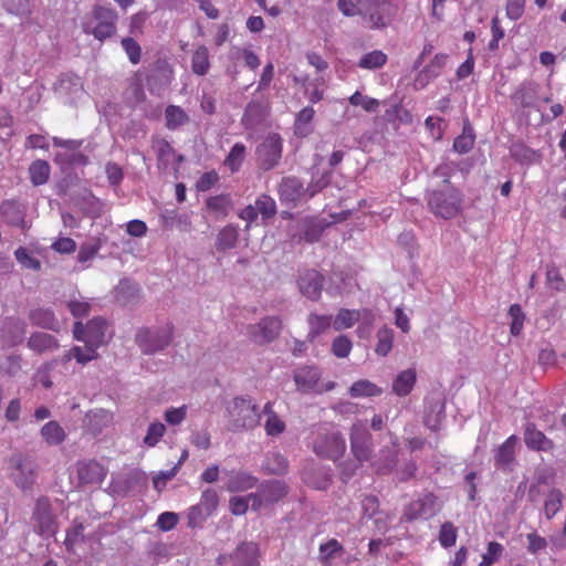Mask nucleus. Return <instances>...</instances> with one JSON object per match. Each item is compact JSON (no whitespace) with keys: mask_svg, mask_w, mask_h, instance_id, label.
<instances>
[{"mask_svg":"<svg viewBox=\"0 0 566 566\" xmlns=\"http://www.w3.org/2000/svg\"><path fill=\"white\" fill-rule=\"evenodd\" d=\"M32 520L34 522V530L38 534L46 537H51L56 534L59 528L56 516L54 515L50 500L46 496H41L36 500Z\"/></svg>","mask_w":566,"mask_h":566,"instance_id":"6e6552de","label":"nucleus"},{"mask_svg":"<svg viewBox=\"0 0 566 566\" xmlns=\"http://www.w3.org/2000/svg\"><path fill=\"white\" fill-rule=\"evenodd\" d=\"M249 500H253V507L256 509L261 504V499L256 494H250L248 497L233 496L230 499V510L234 515H242L248 511Z\"/></svg>","mask_w":566,"mask_h":566,"instance_id":"c03bdc74","label":"nucleus"},{"mask_svg":"<svg viewBox=\"0 0 566 566\" xmlns=\"http://www.w3.org/2000/svg\"><path fill=\"white\" fill-rule=\"evenodd\" d=\"M76 472L82 484H101L107 475V469L96 460L78 461Z\"/></svg>","mask_w":566,"mask_h":566,"instance_id":"4468645a","label":"nucleus"},{"mask_svg":"<svg viewBox=\"0 0 566 566\" xmlns=\"http://www.w3.org/2000/svg\"><path fill=\"white\" fill-rule=\"evenodd\" d=\"M238 229L233 226H226L223 229L220 230L216 247L218 251H227L229 249L234 248L237 241H238Z\"/></svg>","mask_w":566,"mask_h":566,"instance_id":"a19ab883","label":"nucleus"},{"mask_svg":"<svg viewBox=\"0 0 566 566\" xmlns=\"http://www.w3.org/2000/svg\"><path fill=\"white\" fill-rule=\"evenodd\" d=\"M394 344V331L388 327H382L377 332V344L375 352L379 356H387Z\"/></svg>","mask_w":566,"mask_h":566,"instance_id":"37998d69","label":"nucleus"},{"mask_svg":"<svg viewBox=\"0 0 566 566\" xmlns=\"http://www.w3.org/2000/svg\"><path fill=\"white\" fill-rule=\"evenodd\" d=\"M112 421V412L105 409L93 410L86 415V428L93 436L99 434Z\"/></svg>","mask_w":566,"mask_h":566,"instance_id":"5701e85b","label":"nucleus"},{"mask_svg":"<svg viewBox=\"0 0 566 566\" xmlns=\"http://www.w3.org/2000/svg\"><path fill=\"white\" fill-rule=\"evenodd\" d=\"M191 70L199 76L206 75L210 70L209 50L205 45L198 46L191 57Z\"/></svg>","mask_w":566,"mask_h":566,"instance_id":"7c9ffc66","label":"nucleus"},{"mask_svg":"<svg viewBox=\"0 0 566 566\" xmlns=\"http://www.w3.org/2000/svg\"><path fill=\"white\" fill-rule=\"evenodd\" d=\"M50 165L45 160H35L29 168L30 180L34 186L46 184L50 177Z\"/></svg>","mask_w":566,"mask_h":566,"instance_id":"ea45409f","label":"nucleus"},{"mask_svg":"<svg viewBox=\"0 0 566 566\" xmlns=\"http://www.w3.org/2000/svg\"><path fill=\"white\" fill-rule=\"evenodd\" d=\"M264 430L268 436H280L285 431V422L279 417V415H272L266 418Z\"/></svg>","mask_w":566,"mask_h":566,"instance_id":"bf43d9fd","label":"nucleus"},{"mask_svg":"<svg viewBox=\"0 0 566 566\" xmlns=\"http://www.w3.org/2000/svg\"><path fill=\"white\" fill-rule=\"evenodd\" d=\"M396 10L389 0H361V17L370 29H384Z\"/></svg>","mask_w":566,"mask_h":566,"instance_id":"423d86ee","label":"nucleus"},{"mask_svg":"<svg viewBox=\"0 0 566 566\" xmlns=\"http://www.w3.org/2000/svg\"><path fill=\"white\" fill-rule=\"evenodd\" d=\"M281 331V318L279 316H266L259 323L248 326V336L253 343L265 345L275 340Z\"/></svg>","mask_w":566,"mask_h":566,"instance_id":"9d476101","label":"nucleus"},{"mask_svg":"<svg viewBox=\"0 0 566 566\" xmlns=\"http://www.w3.org/2000/svg\"><path fill=\"white\" fill-rule=\"evenodd\" d=\"M427 203L436 217L448 220L455 218L461 212L463 196L458 188L447 185V188H438L428 192Z\"/></svg>","mask_w":566,"mask_h":566,"instance_id":"f03ea898","label":"nucleus"},{"mask_svg":"<svg viewBox=\"0 0 566 566\" xmlns=\"http://www.w3.org/2000/svg\"><path fill=\"white\" fill-rule=\"evenodd\" d=\"M417 375L415 369H407L401 371L392 384V391L400 396H407L416 384Z\"/></svg>","mask_w":566,"mask_h":566,"instance_id":"c85d7f7f","label":"nucleus"},{"mask_svg":"<svg viewBox=\"0 0 566 566\" xmlns=\"http://www.w3.org/2000/svg\"><path fill=\"white\" fill-rule=\"evenodd\" d=\"M458 538V528L454 526L452 522H444L440 526L439 531V542L440 545L444 548L452 547L455 545Z\"/></svg>","mask_w":566,"mask_h":566,"instance_id":"de8ad7c7","label":"nucleus"},{"mask_svg":"<svg viewBox=\"0 0 566 566\" xmlns=\"http://www.w3.org/2000/svg\"><path fill=\"white\" fill-rule=\"evenodd\" d=\"M28 347L39 354L59 348L56 338L46 333H33L29 340Z\"/></svg>","mask_w":566,"mask_h":566,"instance_id":"393cba45","label":"nucleus"},{"mask_svg":"<svg viewBox=\"0 0 566 566\" xmlns=\"http://www.w3.org/2000/svg\"><path fill=\"white\" fill-rule=\"evenodd\" d=\"M229 557L233 566H258L259 546L253 542H243L232 554H229Z\"/></svg>","mask_w":566,"mask_h":566,"instance_id":"f3484780","label":"nucleus"},{"mask_svg":"<svg viewBox=\"0 0 566 566\" xmlns=\"http://www.w3.org/2000/svg\"><path fill=\"white\" fill-rule=\"evenodd\" d=\"M524 442L528 449L535 451H551L554 442L539 431L533 422L525 424Z\"/></svg>","mask_w":566,"mask_h":566,"instance_id":"a211bd4d","label":"nucleus"},{"mask_svg":"<svg viewBox=\"0 0 566 566\" xmlns=\"http://www.w3.org/2000/svg\"><path fill=\"white\" fill-rule=\"evenodd\" d=\"M219 181L217 171L211 170L205 172L197 181L196 189L201 192L210 190Z\"/></svg>","mask_w":566,"mask_h":566,"instance_id":"0e129e2a","label":"nucleus"},{"mask_svg":"<svg viewBox=\"0 0 566 566\" xmlns=\"http://www.w3.org/2000/svg\"><path fill=\"white\" fill-rule=\"evenodd\" d=\"M147 19L148 13L145 11L133 14L129 19V33L134 35L143 34Z\"/></svg>","mask_w":566,"mask_h":566,"instance_id":"69168bd1","label":"nucleus"},{"mask_svg":"<svg viewBox=\"0 0 566 566\" xmlns=\"http://www.w3.org/2000/svg\"><path fill=\"white\" fill-rule=\"evenodd\" d=\"M352 347V340L345 335H339L332 343V353L338 358H346Z\"/></svg>","mask_w":566,"mask_h":566,"instance_id":"6e6d98bb","label":"nucleus"},{"mask_svg":"<svg viewBox=\"0 0 566 566\" xmlns=\"http://www.w3.org/2000/svg\"><path fill=\"white\" fill-rule=\"evenodd\" d=\"M310 326L308 338L314 339L322 333H325L332 326V316L311 314L307 318Z\"/></svg>","mask_w":566,"mask_h":566,"instance_id":"c9c22d12","label":"nucleus"},{"mask_svg":"<svg viewBox=\"0 0 566 566\" xmlns=\"http://www.w3.org/2000/svg\"><path fill=\"white\" fill-rule=\"evenodd\" d=\"M315 115V111L312 106H306L301 109L294 122V130L296 135L307 136L311 133L310 124L312 123Z\"/></svg>","mask_w":566,"mask_h":566,"instance_id":"4c0bfd02","label":"nucleus"},{"mask_svg":"<svg viewBox=\"0 0 566 566\" xmlns=\"http://www.w3.org/2000/svg\"><path fill=\"white\" fill-rule=\"evenodd\" d=\"M337 7L346 17L361 14V0H338Z\"/></svg>","mask_w":566,"mask_h":566,"instance_id":"e2e57ef3","label":"nucleus"},{"mask_svg":"<svg viewBox=\"0 0 566 566\" xmlns=\"http://www.w3.org/2000/svg\"><path fill=\"white\" fill-rule=\"evenodd\" d=\"M504 547L497 542H490L488 552L482 555L479 566H492L502 555Z\"/></svg>","mask_w":566,"mask_h":566,"instance_id":"5fc2aeb1","label":"nucleus"},{"mask_svg":"<svg viewBox=\"0 0 566 566\" xmlns=\"http://www.w3.org/2000/svg\"><path fill=\"white\" fill-rule=\"evenodd\" d=\"M108 323L102 317H94L86 325L82 322H75L73 326V336L76 340L84 342L85 344L98 349L106 343L108 334Z\"/></svg>","mask_w":566,"mask_h":566,"instance_id":"39448f33","label":"nucleus"},{"mask_svg":"<svg viewBox=\"0 0 566 566\" xmlns=\"http://www.w3.org/2000/svg\"><path fill=\"white\" fill-rule=\"evenodd\" d=\"M283 142L279 134L268 135L256 147L259 167L265 171L276 167L282 158Z\"/></svg>","mask_w":566,"mask_h":566,"instance_id":"0eeeda50","label":"nucleus"},{"mask_svg":"<svg viewBox=\"0 0 566 566\" xmlns=\"http://www.w3.org/2000/svg\"><path fill=\"white\" fill-rule=\"evenodd\" d=\"M359 319L371 323L374 321V314L368 308L361 311L342 308L333 321V327L335 331L347 329L353 327Z\"/></svg>","mask_w":566,"mask_h":566,"instance_id":"2eb2a0df","label":"nucleus"},{"mask_svg":"<svg viewBox=\"0 0 566 566\" xmlns=\"http://www.w3.org/2000/svg\"><path fill=\"white\" fill-rule=\"evenodd\" d=\"M325 277L316 270H304L300 273L297 285L300 292L312 301L321 297Z\"/></svg>","mask_w":566,"mask_h":566,"instance_id":"ddd939ff","label":"nucleus"},{"mask_svg":"<svg viewBox=\"0 0 566 566\" xmlns=\"http://www.w3.org/2000/svg\"><path fill=\"white\" fill-rule=\"evenodd\" d=\"M255 208L258 212L263 217V219H270L276 213V203L275 201L268 195H261L255 200Z\"/></svg>","mask_w":566,"mask_h":566,"instance_id":"09e8293b","label":"nucleus"},{"mask_svg":"<svg viewBox=\"0 0 566 566\" xmlns=\"http://www.w3.org/2000/svg\"><path fill=\"white\" fill-rule=\"evenodd\" d=\"M437 496L433 493H427L421 499L410 502L403 511L406 521H415L427 513L431 515L436 512Z\"/></svg>","mask_w":566,"mask_h":566,"instance_id":"dca6fc26","label":"nucleus"},{"mask_svg":"<svg viewBox=\"0 0 566 566\" xmlns=\"http://www.w3.org/2000/svg\"><path fill=\"white\" fill-rule=\"evenodd\" d=\"M287 493L286 485L281 481H270L262 485L260 494L266 502H277Z\"/></svg>","mask_w":566,"mask_h":566,"instance_id":"58836bf2","label":"nucleus"},{"mask_svg":"<svg viewBox=\"0 0 566 566\" xmlns=\"http://www.w3.org/2000/svg\"><path fill=\"white\" fill-rule=\"evenodd\" d=\"M98 357L97 349L94 347L85 344L84 347L82 346H74L69 352H66L63 357L62 361L69 363L71 359H75L76 363L84 365L88 361H92Z\"/></svg>","mask_w":566,"mask_h":566,"instance_id":"a878e982","label":"nucleus"},{"mask_svg":"<svg viewBox=\"0 0 566 566\" xmlns=\"http://www.w3.org/2000/svg\"><path fill=\"white\" fill-rule=\"evenodd\" d=\"M258 479L243 471H231L227 475L226 489L229 492H244L253 489Z\"/></svg>","mask_w":566,"mask_h":566,"instance_id":"aec40b11","label":"nucleus"},{"mask_svg":"<svg viewBox=\"0 0 566 566\" xmlns=\"http://www.w3.org/2000/svg\"><path fill=\"white\" fill-rule=\"evenodd\" d=\"M172 340V326L167 325L158 333H153L148 328H140L136 334V343L146 354L160 350Z\"/></svg>","mask_w":566,"mask_h":566,"instance_id":"9b49d317","label":"nucleus"},{"mask_svg":"<svg viewBox=\"0 0 566 566\" xmlns=\"http://www.w3.org/2000/svg\"><path fill=\"white\" fill-rule=\"evenodd\" d=\"M117 11L109 4H95L82 21V30L86 35L104 42L117 33Z\"/></svg>","mask_w":566,"mask_h":566,"instance_id":"f257e3e1","label":"nucleus"},{"mask_svg":"<svg viewBox=\"0 0 566 566\" xmlns=\"http://www.w3.org/2000/svg\"><path fill=\"white\" fill-rule=\"evenodd\" d=\"M281 201L296 202L305 193L302 182L296 177H284L277 188Z\"/></svg>","mask_w":566,"mask_h":566,"instance_id":"6ab92c4d","label":"nucleus"},{"mask_svg":"<svg viewBox=\"0 0 566 566\" xmlns=\"http://www.w3.org/2000/svg\"><path fill=\"white\" fill-rule=\"evenodd\" d=\"M321 378V373L318 368L313 366H305L298 368L294 373V380L297 388L304 392H308L314 390L318 384Z\"/></svg>","mask_w":566,"mask_h":566,"instance_id":"412c9836","label":"nucleus"},{"mask_svg":"<svg viewBox=\"0 0 566 566\" xmlns=\"http://www.w3.org/2000/svg\"><path fill=\"white\" fill-rule=\"evenodd\" d=\"M179 517L174 512H164L158 518L156 525L164 532L171 531L178 524Z\"/></svg>","mask_w":566,"mask_h":566,"instance_id":"338daca9","label":"nucleus"},{"mask_svg":"<svg viewBox=\"0 0 566 566\" xmlns=\"http://www.w3.org/2000/svg\"><path fill=\"white\" fill-rule=\"evenodd\" d=\"M29 318L32 324L42 328L51 329L54 332H57L60 328L59 321L55 318V315L51 310L36 308L30 313Z\"/></svg>","mask_w":566,"mask_h":566,"instance_id":"bb28decb","label":"nucleus"},{"mask_svg":"<svg viewBox=\"0 0 566 566\" xmlns=\"http://www.w3.org/2000/svg\"><path fill=\"white\" fill-rule=\"evenodd\" d=\"M15 259L25 268L32 269V270H40L41 263L39 260L32 258L28 250L23 247H20L14 252Z\"/></svg>","mask_w":566,"mask_h":566,"instance_id":"680f3d73","label":"nucleus"},{"mask_svg":"<svg viewBox=\"0 0 566 566\" xmlns=\"http://www.w3.org/2000/svg\"><path fill=\"white\" fill-rule=\"evenodd\" d=\"M527 538V551L530 554L536 555L546 549L548 543L545 537L538 535L536 532L530 533Z\"/></svg>","mask_w":566,"mask_h":566,"instance_id":"052dcab7","label":"nucleus"},{"mask_svg":"<svg viewBox=\"0 0 566 566\" xmlns=\"http://www.w3.org/2000/svg\"><path fill=\"white\" fill-rule=\"evenodd\" d=\"M41 436L49 446H59L66 439V433L55 420L46 422L41 428Z\"/></svg>","mask_w":566,"mask_h":566,"instance_id":"c756f323","label":"nucleus"},{"mask_svg":"<svg viewBox=\"0 0 566 566\" xmlns=\"http://www.w3.org/2000/svg\"><path fill=\"white\" fill-rule=\"evenodd\" d=\"M247 155V147L242 143H235L227 155L223 165L232 172L240 170Z\"/></svg>","mask_w":566,"mask_h":566,"instance_id":"473e14b6","label":"nucleus"},{"mask_svg":"<svg viewBox=\"0 0 566 566\" xmlns=\"http://www.w3.org/2000/svg\"><path fill=\"white\" fill-rule=\"evenodd\" d=\"M509 315L512 319L511 334L514 336H518L523 331L524 321H525V315L522 311L521 305H518V304L511 305L510 310H509Z\"/></svg>","mask_w":566,"mask_h":566,"instance_id":"3c124183","label":"nucleus"},{"mask_svg":"<svg viewBox=\"0 0 566 566\" xmlns=\"http://www.w3.org/2000/svg\"><path fill=\"white\" fill-rule=\"evenodd\" d=\"M313 452L321 459L336 462L346 451V441L337 430L321 429L312 442Z\"/></svg>","mask_w":566,"mask_h":566,"instance_id":"20e7f679","label":"nucleus"},{"mask_svg":"<svg viewBox=\"0 0 566 566\" xmlns=\"http://www.w3.org/2000/svg\"><path fill=\"white\" fill-rule=\"evenodd\" d=\"M6 326L10 333H12L11 337L4 338V342L8 346H17L22 343L25 329L24 324L19 319H10L6 323Z\"/></svg>","mask_w":566,"mask_h":566,"instance_id":"49530a36","label":"nucleus"},{"mask_svg":"<svg viewBox=\"0 0 566 566\" xmlns=\"http://www.w3.org/2000/svg\"><path fill=\"white\" fill-rule=\"evenodd\" d=\"M518 438L510 436L495 451L494 462L496 467H509L515 460V446Z\"/></svg>","mask_w":566,"mask_h":566,"instance_id":"b1692460","label":"nucleus"},{"mask_svg":"<svg viewBox=\"0 0 566 566\" xmlns=\"http://www.w3.org/2000/svg\"><path fill=\"white\" fill-rule=\"evenodd\" d=\"M348 101H349L350 105L361 106L366 112H375L380 105L378 99L369 97V96H364L358 91L355 92L349 97Z\"/></svg>","mask_w":566,"mask_h":566,"instance_id":"864d4df0","label":"nucleus"},{"mask_svg":"<svg viewBox=\"0 0 566 566\" xmlns=\"http://www.w3.org/2000/svg\"><path fill=\"white\" fill-rule=\"evenodd\" d=\"M206 207L210 212L226 217L232 207V200L230 195L222 193L208 198Z\"/></svg>","mask_w":566,"mask_h":566,"instance_id":"e433bc0d","label":"nucleus"},{"mask_svg":"<svg viewBox=\"0 0 566 566\" xmlns=\"http://www.w3.org/2000/svg\"><path fill=\"white\" fill-rule=\"evenodd\" d=\"M166 432V428L161 422L150 423L144 438V443L148 447H155Z\"/></svg>","mask_w":566,"mask_h":566,"instance_id":"4d7b16f0","label":"nucleus"},{"mask_svg":"<svg viewBox=\"0 0 566 566\" xmlns=\"http://www.w3.org/2000/svg\"><path fill=\"white\" fill-rule=\"evenodd\" d=\"M381 388L367 379L357 380L349 388V395L353 398L374 397L381 395Z\"/></svg>","mask_w":566,"mask_h":566,"instance_id":"f704fd0d","label":"nucleus"},{"mask_svg":"<svg viewBox=\"0 0 566 566\" xmlns=\"http://www.w3.org/2000/svg\"><path fill=\"white\" fill-rule=\"evenodd\" d=\"M11 478L15 485L22 490L32 488L35 480L34 464L23 454H13L10 460Z\"/></svg>","mask_w":566,"mask_h":566,"instance_id":"f8f14e48","label":"nucleus"},{"mask_svg":"<svg viewBox=\"0 0 566 566\" xmlns=\"http://www.w3.org/2000/svg\"><path fill=\"white\" fill-rule=\"evenodd\" d=\"M474 145V137L470 134L463 133L458 136L453 142V149L459 154H467Z\"/></svg>","mask_w":566,"mask_h":566,"instance_id":"774afa93","label":"nucleus"},{"mask_svg":"<svg viewBox=\"0 0 566 566\" xmlns=\"http://www.w3.org/2000/svg\"><path fill=\"white\" fill-rule=\"evenodd\" d=\"M154 149L157 155V159L163 165H168L172 159H176L178 164L184 161L182 155H177L174 147L166 139H159L154 145Z\"/></svg>","mask_w":566,"mask_h":566,"instance_id":"72a5a7b5","label":"nucleus"},{"mask_svg":"<svg viewBox=\"0 0 566 566\" xmlns=\"http://www.w3.org/2000/svg\"><path fill=\"white\" fill-rule=\"evenodd\" d=\"M166 127L176 130L189 122L188 114L177 105H169L165 109Z\"/></svg>","mask_w":566,"mask_h":566,"instance_id":"2f4dec72","label":"nucleus"},{"mask_svg":"<svg viewBox=\"0 0 566 566\" xmlns=\"http://www.w3.org/2000/svg\"><path fill=\"white\" fill-rule=\"evenodd\" d=\"M218 503H219L218 493L212 489H207L202 492L200 502L198 504L200 506H202L205 514L210 516L217 509Z\"/></svg>","mask_w":566,"mask_h":566,"instance_id":"603ef678","label":"nucleus"},{"mask_svg":"<svg viewBox=\"0 0 566 566\" xmlns=\"http://www.w3.org/2000/svg\"><path fill=\"white\" fill-rule=\"evenodd\" d=\"M120 44L130 63L138 64L142 59V48L139 43L135 39L127 36L122 39Z\"/></svg>","mask_w":566,"mask_h":566,"instance_id":"8fccbe9b","label":"nucleus"},{"mask_svg":"<svg viewBox=\"0 0 566 566\" xmlns=\"http://www.w3.org/2000/svg\"><path fill=\"white\" fill-rule=\"evenodd\" d=\"M563 506V493L560 490H552L545 500L544 513L548 520L553 518Z\"/></svg>","mask_w":566,"mask_h":566,"instance_id":"a18cd8bd","label":"nucleus"},{"mask_svg":"<svg viewBox=\"0 0 566 566\" xmlns=\"http://www.w3.org/2000/svg\"><path fill=\"white\" fill-rule=\"evenodd\" d=\"M537 85L534 82H523L512 94L514 104L526 108L533 107L537 99Z\"/></svg>","mask_w":566,"mask_h":566,"instance_id":"4be33fe9","label":"nucleus"},{"mask_svg":"<svg viewBox=\"0 0 566 566\" xmlns=\"http://www.w3.org/2000/svg\"><path fill=\"white\" fill-rule=\"evenodd\" d=\"M343 552V545L336 538H331L319 545V562L324 566H332L334 559L342 556Z\"/></svg>","mask_w":566,"mask_h":566,"instance_id":"cd10ccee","label":"nucleus"},{"mask_svg":"<svg viewBox=\"0 0 566 566\" xmlns=\"http://www.w3.org/2000/svg\"><path fill=\"white\" fill-rule=\"evenodd\" d=\"M4 8L15 15H29L31 13L30 0H4Z\"/></svg>","mask_w":566,"mask_h":566,"instance_id":"13d9d810","label":"nucleus"},{"mask_svg":"<svg viewBox=\"0 0 566 566\" xmlns=\"http://www.w3.org/2000/svg\"><path fill=\"white\" fill-rule=\"evenodd\" d=\"M229 428L232 431L251 430L261 420V413L251 399L235 397L228 406Z\"/></svg>","mask_w":566,"mask_h":566,"instance_id":"7ed1b4c3","label":"nucleus"},{"mask_svg":"<svg viewBox=\"0 0 566 566\" xmlns=\"http://www.w3.org/2000/svg\"><path fill=\"white\" fill-rule=\"evenodd\" d=\"M387 60L386 53L380 50H375L364 54L358 62V66L365 70H376L382 67L387 63Z\"/></svg>","mask_w":566,"mask_h":566,"instance_id":"79ce46f5","label":"nucleus"},{"mask_svg":"<svg viewBox=\"0 0 566 566\" xmlns=\"http://www.w3.org/2000/svg\"><path fill=\"white\" fill-rule=\"evenodd\" d=\"M349 440L352 453L359 463L371 459L373 436L363 422L358 421L352 426Z\"/></svg>","mask_w":566,"mask_h":566,"instance_id":"1a4fd4ad","label":"nucleus"}]
</instances>
